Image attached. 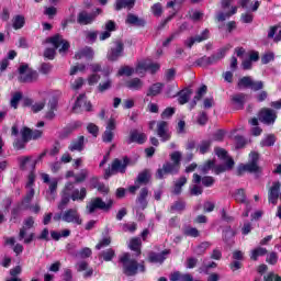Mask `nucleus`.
I'll list each match as a JSON object with an SVG mask.
<instances>
[{"label":"nucleus","instance_id":"obj_53","mask_svg":"<svg viewBox=\"0 0 281 281\" xmlns=\"http://www.w3.org/2000/svg\"><path fill=\"white\" fill-rule=\"evenodd\" d=\"M101 256L105 262H111L115 256V251L113 249H108L101 252Z\"/></svg>","mask_w":281,"mask_h":281},{"label":"nucleus","instance_id":"obj_5","mask_svg":"<svg viewBox=\"0 0 281 281\" xmlns=\"http://www.w3.org/2000/svg\"><path fill=\"white\" fill-rule=\"evenodd\" d=\"M111 207H113V200L104 202L102 198H94L91 199L90 202L87 204L86 210L88 214H93L95 210H103L105 212H109Z\"/></svg>","mask_w":281,"mask_h":281},{"label":"nucleus","instance_id":"obj_24","mask_svg":"<svg viewBox=\"0 0 281 281\" xmlns=\"http://www.w3.org/2000/svg\"><path fill=\"white\" fill-rule=\"evenodd\" d=\"M125 87L131 91H142L144 89V81L139 78H133L125 82Z\"/></svg>","mask_w":281,"mask_h":281},{"label":"nucleus","instance_id":"obj_60","mask_svg":"<svg viewBox=\"0 0 281 281\" xmlns=\"http://www.w3.org/2000/svg\"><path fill=\"white\" fill-rule=\"evenodd\" d=\"M45 104H46L45 100L40 101L31 106V111L33 113H38V112L43 111V109H45Z\"/></svg>","mask_w":281,"mask_h":281},{"label":"nucleus","instance_id":"obj_23","mask_svg":"<svg viewBox=\"0 0 281 281\" xmlns=\"http://www.w3.org/2000/svg\"><path fill=\"white\" fill-rule=\"evenodd\" d=\"M125 23H127V25H135L136 27H144V25H146V20L130 13L127 14Z\"/></svg>","mask_w":281,"mask_h":281},{"label":"nucleus","instance_id":"obj_54","mask_svg":"<svg viewBox=\"0 0 281 281\" xmlns=\"http://www.w3.org/2000/svg\"><path fill=\"white\" fill-rule=\"evenodd\" d=\"M91 254H92L91 248L86 247V248H82L81 250H79L77 252L76 257L81 258V259L90 258Z\"/></svg>","mask_w":281,"mask_h":281},{"label":"nucleus","instance_id":"obj_52","mask_svg":"<svg viewBox=\"0 0 281 281\" xmlns=\"http://www.w3.org/2000/svg\"><path fill=\"white\" fill-rule=\"evenodd\" d=\"M135 74V69L128 66H124L117 71V76H133Z\"/></svg>","mask_w":281,"mask_h":281},{"label":"nucleus","instance_id":"obj_47","mask_svg":"<svg viewBox=\"0 0 281 281\" xmlns=\"http://www.w3.org/2000/svg\"><path fill=\"white\" fill-rule=\"evenodd\" d=\"M89 177V170L82 169L77 176H75L76 183H82Z\"/></svg>","mask_w":281,"mask_h":281},{"label":"nucleus","instance_id":"obj_33","mask_svg":"<svg viewBox=\"0 0 281 281\" xmlns=\"http://www.w3.org/2000/svg\"><path fill=\"white\" fill-rule=\"evenodd\" d=\"M135 7V0H116L115 10H122V8H127L128 10Z\"/></svg>","mask_w":281,"mask_h":281},{"label":"nucleus","instance_id":"obj_9","mask_svg":"<svg viewBox=\"0 0 281 281\" xmlns=\"http://www.w3.org/2000/svg\"><path fill=\"white\" fill-rule=\"evenodd\" d=\"M115 128H117V122L113 117L109 119L102 135V142H104V144H111V142H113V138L115 137Z\"/></svg>","mask_w":281,"mask_h":281},{"label":"nucleus","instance_id":"obj_20","mask_svg":"<svg viewBox=\"0 0 281 281\" xmlns=\"http://www.w3.org/2000/svg\"><path fill=\"white\" fill-rule=\"evenodd\" d=\"M146 139L148 137L144 133H139L137 130H133L130 133V138L127 139V144H146Z\"/></svg>","mask_w":281,"mask_h":281},{"label":"nucleus","instance_id":"obj_11","mask_svg":"<svg viewBox=\"0 0 281 281\" xmlns=\"http://www.w3.org/2000/svg\"><path fill=\"white\" fill-rule=\"evenodd\" d=\"M161 66L158 63H153L150 60H145V61H140L136 69L135 72L136 74H144L145 71H150V74H157V71H159V68Z\"/></svg>","mask_w":281,"mask_h":281},{"label":"nucleus","instance_id":"obj_62","mask_svg":"<svg viewBox=\"0 0 281 281\" xmlns=\"http://www.w3.org/2000/svg\"><path fill=\"white\" fill-rule=\"evenodd\" d=\"M54 67L50 64H42L40 68V74H43L44 76H47L52 74V69Z\"/></svg>","mask_w":281,"mask_h":281},{"label":"nucleus","instance_id":"obj_15","mask_svg":"<svg viewBox=\"0 0 281 281\" xmlns=\"http://www.w3.org/2000/svg\"><path fill=\"white\" fill-rule=\"evenodd\" d=\"M180 168L181 167L173 162H165L162 168L157 170L156 177L157 179H161L165 175H177Z\"/></svg>","mask_w":281,"mask_h":281},{"label":"nucleus","instance_id":"obj_27","mask_svg":"<svg viewBox=\"0 0 281 281\" xmlns=\"http://www.w3.org/2000/svg\"><path fill=\"white\" fill-rule=\"evenodd\" d=\"M232 168H234V159L227 158L225 165H218L214 167L213 171L215 172V175H221L223 172H227V170H232Z\"/></svg>","mask_w":281,"mask_h":281},{"label":"nucleus","instance_id":"obj_45","mask_svg":"<svg viewBox=\"0 0 281 281\" xmlns=\"http://www.w3.org/2000/svg\"><path fill=\"white\" fill-rule=\"evenodd\" d=\"M254 82V79H251V77H243L241 79H239L237 86L240 88L246 87L251 89V83Z\"/></svg>","mask_w":281,"mask_h":281},{"label":"nucleus","instance_id":"obj_61","mask_svg":"<svg viewBox=\"0 0 281 281\" xmlns=\"http://www.w3.org/2000/svg\"><path fill=\"white\" fill-rule=\"evenodd\" d=\"M92 188L97 189L101 194H109V188L104 183L97 182L92 184Z\"/></svg>","mask_w":281,"mask_h":281},{"label":"nucleus","instance_id":"obj_51","mask_svg":"<svg viewBox=\"0 0 281 281\" xmlns=\"http://www.w3.org/2000/svg\"><path fill=\"white\" fill-rule=\"evenodd\" d=\"M21 137L24 142H30L32 139V130L29 127H23L21 131Z\"/></svg>","mask_w":281,"mask_h":281},{"label":"nucleus","instance_id":"obj_16","mask_svg":"<svg viewBox=\"0 0 281 281\" xmlns=\"http://www.w3.org/2000/svg\"><path fill=\"white\" fill-rule=\"evenodd\" d=\"M156 134L161 142H169L171 135L170 130L168 128V122L159 121L157 123Z\"/></svg>","mask_w":281,"mask_h":281},{"label":"nucleus","instance_id":"obj_38","mask_svg":"<svg viewBox=\"0 0 281 281\" xmlns=\"http://www.w3.org/2000/svg\"><path fill=\"white\" fill-rule=\"evenodd\" d=\"M56 190H58V180L53 179L49 182V188H48V193L50 194L48 199V201H54V199H56Z\"/></svg>","mask_w":281,"mask_h":281},{"label":"nucleus","instance_id":"obj_28","mask_svg":"<svg viewBox=\"0 0 281 281\" xmlns=\"http://www.w3.org/2000/svg\"><path fill=\"white\" fill-rule=\"evenodd\" d=\"M146 196H148V188H143L139 191V194L136 200L140 210H146V207H148V201H146Z\"/></svg>","mask_w":281,"mask_h":281},{"label":"nucleus","instance_id":"obj_13","mask_svg":"<svg viewBox=\"0 0 281 281\" xmlns=\"http://www.w3.org/2000/svg\"><path fill=\"white\" fill-rule=\"evenodd\" d=\"M259 120L263 124H276V120H278V114L276 113V111L269 108H263L259 112Z\"/></svg>","mask_w":281,"mask_h":281},{"label":"nucleus","instance_id":"obj_40","mask_svg":"<svg viewBox=\"0 0 281 281\" xmlns=\"http://www.w3.org/2000/svg\"><path fill=\"white\" fill-rule=\"evenodd\" d=\"M128 247L132 249V251H137V254H140L139 248L142 247V239L138 237L132 238L130 240Z\"/></svg>","mask_w":281,"mask_h":281},{"label":"nucleus","instance_id":"obj_50","mask_svg":"<svg viewBox=\"0 0 281 281\" xmlns=\"http://www.w3.org/2000/svg\"><path fill=\"white\" fill-rule=\"evenodd\" d=\"M22 98H23V94L21 92H15L10 101L11 106L13 109H16V106H19V102H21Z\"/></svg>","mask_w":281,"mask_h":281},{"label":"nucleus","instance_id":"obj_63","mask_svg":"<svg viewBox=\"0 0 281 281\" xmlns=\"http://www.w3.org/2000/svg\"><path fill=\"white\" fill-rule=\"evenodd\" d=\"M240 20L243 23H254V14L249 12L243 13Z\"/></svg>","mask_w":281,"mask_h":281},{"label":"nucleus","instance_id":"obj_55","mask_svg":"<svg viewBox=\"0 0 281 281\" xmlns=\"http://www.w3.org/2000/svg\"><path fill=\"white\" fill-rule=\"evenodd\" d=\"M170 159H171L172 164H175L176 166L181 168V153L180 151H173L170 155Z\"/></svg>","mask_w":281,"mask_h":281},{"label":"nucleus","instance_id":"obj_37","mask_svg":"<svg viewBox=\"0 0 281 281\" xmlns=\"http://www.w3.org/2000/svg\"><path fill=\"white\" fill-rule=\"evenodd\" d=\"M169 280L170 281H188L190 280V273H181L179 271H176L170 274Z\"/></svg>","mask_w":281,"mask_h":281},{"label":"nucleus","instance_id":"obj_7","mask_svg":"<svg viewBox=\"0 0 281 281\" xmlns=\"http://www.w3.org/2000/svg\"><path fill=\"white\" fill-rule=\"evenodd\" d=\"M260 156L256 151H251L249 154V162L246 165H243L238 168L239 175L241 172H261L260 167L258 166V159Z\"/></svg>","mask_w":281,"mask_h":281},{"label":"nucleus","instance_id":"obj_10","mask_svg":"<svg viewBox=\"0 0 281 281\" xmlns=\"http://www.w3.org/2000/svg\"><path fill=\"white\" fill-rule=\"evenodd\" d=\"M71 190H74V182H67L61 192V200L58 203L57 207L63 212V210L67 209L69 205V201H71Z\"/></svg>","mask_w":281,"mask_h":281},{"label":"nucleus","instance_id":"obj_8","mask_svg":"<svg viewBox=\"0 0 281 281\" xmlns=\"http://www.w3.org/2000/svg\"><path fill=\"white\" fill-rule=\"evenodd\" d=\"M19 74L20 82H36V80H38V72L27 65L20 66Z\"/></svg>","mask_w":281,"mask_h":281},{"label":"nucleus","instance_id":"obj_12","mask_svg":"<svg viewBox=\"0 0 281 281\" xmlns=\"http://www.w3.org/2000/svg\"><path fill=\"white\" fill-rule=\"evenodd\" d=\"M124 53V42L123 41H115L114 46L111 47L110 52L108 53V59L112 63H115L122 54Z\"/></svg>","mask_w":281,"mask_h":281},{"label":"nucleus","instance_id":"obj_2","mask_svg":"<svg viewBox=\"0 0 281 281\" xmlns=\"http://www.w3.org/2000/svg\"><path fill=\"white\" fill-rule=\"evenodd\" d=\"M120 261L123 265V273L125 276H137L138 271H146V268L144 267V265L142 263H137L136 260L131 259V255L130 254H124L121 258Z\"/></svg>","mask_w":281,"mask_h":281},{"label":"nucleus","instance_id":"obj_49","mask_svg":"<svg viewBox=\"0 0 281 281\" xmlns=\"http://www.w3.org/2000/svg\"><path fill=\"white\" fill-rule=\"evenodd\" d=\"M215 154L220 159H223V161L225 162H227V159H232V157L227 155V150H225L224 148H221V147L215 148Z\"/></svg>","mask_w":281,"mask_h":281},{"label":"nucleus","instance_id":"obj_56","mask_svg":"<svg viewBox=\"0 0 281 281\" xmlns=\"http://www.w3.org/2000/svg\"><path fill=\"white\" fill-rule=\"evenodd\" d=\"M235 200L238 203H246L247 196L245 195V190H243V189L237 190L235 193Z\"/></svg>","mask_w":281,"mask_h":281},{"label":"nucleus","instance_id":"obj_57","mask_svg":"<svg viewBox=\"0 0 281 281\" xmlns=\"http://www.w3.org/2000/svg\"><path fill=\"white\" fill-rule=\"evenodd\" d=\"M214 161L213 160H209L206 164H204L200 170L201 172H203V175H207L210 172V170H214Z\"/></svg>","mask_w":281,"mask_h":281},{"label":"nucleus","instance_id":"obj_41","mask_svg":"<svg viewBox=\"0 0 281 281\" xmlns=\"http://www.w3.org/2000/svg\"><path fill=\"white\" fill-rule=\"evenodd\" d=\"M191 95H192V91L182 90L179 93V98H178L179 104H187V102H189Z\"/></svg>","mask_w":281,"mask_h":281},{"label":"nucleus","instance_id":"obj_18","mask_svg":"<svg viewBox=\"0 0 281 281\" xmlns=\"http://www.w3.org/2000/svg\"><path fill=\"white\" fill-rule=\"evenodd\" d=\"M209 38H210V30L205 29L204 31H202L200 35H196L194 37H189L184 42V45H187V47L189 48H192V45H194V43H203V41H207Z\"/></svg>","mask_w":281,"mask_h":281},{"label":"nucleus","instance_id":"obj_4","mask_svg":"<svg viewBox=\"0 0 281 281\" xmlns=\"http://www.w3.org/2000/svg\"><path fill=\"white\" fill-rule=\"evenodd\" d=\"M130 161L131 160L128 159V157H124L122 159L115 158L112 161L111 167L105 169L104 179H109L110 177H113V175H117L119 172L121 175H124V172H126V168H128Z\"/></svg>","mask_w":281,"mask_h":281},{"label":"nucleus","instance_id":"obj_59","mask_svg":"<svg viewBox=\"0 0 281 281\" xmlns=\"http://www.w3.org/2000/svg\"><path fill=\"white\" fill-rule=\"evenodd\" d=\"M25 144H27V140H25L24 138H16L13 142V147L15 148V150H23V148H25Z\"/></svg>","mask_w":281,"mask_h":281},{"label":"nucleus","instance_id":"obj_25","mask_svg":"<svg viewBox=\"0 0 281 281\" xmlns=\"http://www.w3.org/2000/svg\"><path fill=\"white\" fill-rule=\"evenodd\" d=\"M71 153H81L85 150V136H79L77 139L72 140L68 147Z\"/></svg>","mask_w":281,"mask_h":281},{"label":"nucleus","instance_id":"obj_36","mask_svg":"<svg viewBox=\"0 0 281 281\" xmlns=\"http://www.w3.org/2000/svg\"><path fill=\"white\" fill-rule=\"evenodd\" d=\"M113 87V80L111 78H106V80L101 81L98 86V92L104 93V91H109Z\"/></svg>","mask_w":281,"mask_h":281},{"label":"nucleus","instance_id":"obj_14","mask_svg":"<svg viewBox=\"0 0 281 281\" xmlns=\"http://www.w3.org/2000/svg\"><path fill=\"white\" fill-rule=\"evenodd\" d=\"M74 113H82V111H91V102L87 101V94H80L72 108Z\"/></svg>","mask_w":281,"mask_h":281},{"label":"nucleus","instance_id":"obj_43","mask_svg":"<svg viewBox=\"0 0 281 281\" xmlns=\"http://www.w3.org/2000/svg\"><path fill=\"white\" fill-rule=\"evenodd\" d=\"M25 25V18L23 15H15L13 18V27L15 30H21Z\"/></svg>","mask_w":281,"mask_h":281},{"label":"nucleus","instance_id":"obj_3","mask_svg":"<svg viewBox=\"0 0 281 281\" xmlns=\"http://www.w3.org/2000/svg\"><path fill=\"white\" fill-rule=\"evenodd\" d=\"M53 220L56 222L63 221L64 223H72L74 225L82 224V217H80L78 209H68L61 213H57L54 215Z\"/></svg>","mask_w":281,"mask_h":281},{"label":"nucleus","instance_id":"obj_19","mask_svg":"<svg viewBox=\"0 0 281 281\" xmlns=\"http://www.w3.org/2000/svg\"><path fill=\"white\" fill-rule=\"evenodd\" d=\"M280 182H274L272 187L268 191V201L269 203H272V205H276L278 203V199H280Z\"/></svg>","mask_w":281,"mask_h":281},{"label":"nucleus","instance_id":"obj_17","mask_svg":"<svg viewBox=\"0 0 281 281\" xmlns=\"http://www.w3.org/2000/svg\"><path fill=\"white\" fill-rule=\"evenodd\" d=\"M36 177L34 176V173H30L29 175V180L26 183V194L24 196V203H32V199H34V194H36V191H34V181H35Z\"/></svg>","mask_w":281,"mask_h":281},{"label":"nucleus","instance_id":"obj_58","mask_svg":"<svg viewBox=\"0 0 281 281\" xmlns=\"http://www.w3.org/2000/svg\"><path fill=\"white\" fill-rule=\"evenodd\" d=\"M184 235L186 236H191V238H199L200 233H199V229H196L194 227H187L184 229Z\"/></svg>","mask_w":281,"mask_h":281},{"label":"nucleus","instance_id":"obj_44","mask_svg":"<svg viewBox=\"0 0 281 281\" xmlns=\"http://www.w3.org/2000/svg\"><path fill=\"white\" fill-rule=\"evenodd\" d=\"M212 244H210V241H204L202 244H200L195 249L194 252L198 256H203V252L206 251L207 249H210Z\"/></svg>","mask_w":281,"mask_h":281},{"label":"nucleus","instance_id":"obj_31","mask_svg":"<svg viewBox=\"0 0 281 281\" xmlns=\"http://www.w3.org/2000/svg\"><path fill=\"white\" fill-rule=\"evenodd\" d=\"M170 254V250H164L160 254L151 252L149 255V262H159L160 265L166 260V257Z\"/></svg>","mask_w":281,"mask_h":281},{"label":"nucleus","instance_id":"obj_34","mask_svg":"<svg viewBox=\"0 0 281 281\" xmlns=\"http://www.w3.org/2000/svg\"><path fill=\"white\" fill-rule=\"evenodd\" d=\"M148 181H150V173L148 171H143L137 176L135 183L138 186H147Z\"/></svg>","mask_w":281,"mask_h":281},{"label":"nucleus","instance_id":"obj_26","mask_svg":"<svg viewBox=\"0 0 281 281\" xmlns=\"http://www.w3.org/2000/svg\"><path fill=\"white\" fill-rule=\"evenodd\" d=\"M229 49V46H226L224 48H221L215 55H212L209 58V65H216L218 60H223L225 58V54H227V50Z\"/></svg>","mask_w":281,"mask_h":281},{"label":"nucleus","instance_id":"obj_42","mask_svg":"<svg viewBox=\"0 0 281 281\" xmlns=\"http://www.w3.org/2000/svg\"><path fill=\"white\" fill-rule=\"evenodd\" d=\"M260 256H267V248L258 247L254 250H251L250 259L251 260H258Z\"/></svg>","mask_w":281,"mask_h":281},{"label":"nucleus","instance_id":"obj_39","mask_svg":"<svg viewBox=\"0 0 281 281\" xmlns=\"http://www.w3.org/2000/svg\"><path fill=\"white\" fill-rule=\"evenodd\" d=\"M188 16H189V19H191V21L199 22V21H201V19H203L204 13H203V11L191 9L188 12Z\"/></svg>","mask_w":281,"mask_h":281},{"label":"nucleus","instance_id":"obj_35","mask_svg":"<svg viewBox=\"0 0 281 281\" xmlns=\"http://www.w3.org/2000/svg\"><path fill=\"white\" fill-rule=\"evenodd\" d=\"M164 89V83H154L151 87H149L147 91L148 97L155 98V95H159L161 93V90Z\"/></svg>","mask_w":281,"mask_h":281},{"label":"nucleus","instance_id":"obj_6","mask_svg":"<svg viewBox=\"0 0 281 281\" xmlns=\"http://www.w3.org/2000/svg\"><path fill=\"white\" fill-rule=\"evenodd\" d=\"M34 227V217H27L24 220V225L21 227L19 233V240H24L25 245H30L34 240V233L27 235V229Z\"/></svg>","mask_w":281,"mask_h":281},{"label":"nucleus","instance_id":"obj_21","mask_svg":"<svg viewBox=\"0 0 281 281\" xmlns=\"http://www.w3.org/2000/svg\"><path fill=\"white\" fill-rule=\"evenodd\" d=\"M93 21H95V14L88 13L87 11L79 12L77 16V23H79V25H91Z\"/></svg>","mask_w":281,"mask_h":281},{"label":"nucleus","instance_id":"obj_30","mask_svg":"<svg viewBox=\"0 0 281 281\" xmlns=\"http://www.w3.org/2000/svg\"><path fill=\"white\" fill-rule=\"evenodd\" d=\"M233 104H235V106L237 109H243V106H245V102H247V94L245 93H237L235 95H233L231 98Z\"/></svg>","mask_w":281,"mask_h":281},{"label":"nucleus","instance_id":"obj_1","mask_svg":"<svg viewBox=\"0 0 281 281\" xmlns=\"http://www.w3.org/2000/svg\"><path fill=\"white\" fill-rule=\"evenodd\" d=\"M47 43H50L55 48H46L44 52V57L48 60H54L56 56V49H59V54H65L69 49V42L63 38V35H55L47 40Z\"/></svg>","mask_w":281,"mask_h":281},{"label":"nucleus","instance_id":"obj_64","mask_svg":"<svg viewBox=\"0 0 281 281\" xmlns=\"http://www.w3.org/2000/svg\"><path fill=\"white\" fill-rule=\"evenodd\" d=\"M263 281H281V277L273 272H270L263 278Z\"/></svg>","mask_w":281,"mask_h":281},{"label":"nucleus","instance_id":"obj_22","mask_svg":"<svg viewBox=\"0 0 281 281\" xmlns=\"http://www.w3.org/2000/svg\"><path fill=\"white\" fill-rule=\"evenodd\" d=\"M201 181L205 188H212V186H214V178L212 176L201 178L199 173H194L192 183H201Z\"/></svg>","mask_w":281,"mask_h":281},{"label":"nucleus","instance_id":"obj_46","mask_svg":"<svg viewBox=\"0 0 281 281\" xmlns=\"http://www.w3.org/2000/svg\"><path fill=\"white\" fill-rule=\"evenodd\" d=\"M276 144V136L274 135H268L266 136L261 142L260 146L267 147V146H273Z\"/></svg>","mask_w":281,"mask_h":281},{"label":"nucleus","instance_id":"obj_32","mask_svg":"<svg viewBox=\"0 0 281 281\" xmlns=\"http://www.w3.org/2000/svg\"><path fill=\"white\" fill-rule=\"evenodd\" d=\"M76 60H81V58H93V49L86 47L76 53Z\"/></svg>","mask_w":281,"mask_h":281},{"label":"nucleus","instance_id":"obj_48","mask_svg":"<svg viewBox=\"0 0 281 281\" xmlns=\"http://www.w3.org/2000/svg\"><path fill=\"white\" fill-rule=\"evenodd\" d=\"M212 146V140H202L199 145V150L201 155H205L210 150V147Z\"/></svg>","mask_w":281,"mask_h":281},{"label":"nucleus","instance_id":"obj_29","mask_svg":"<svg viewBox=\"0 0 281 281\" xmlns=\"http://www.w3.org/2000/svg\"><path fill=\"white\" fill-rule=\"evenodd\" d=\"M70 192H71L70 193L71 201H85V199L87 198V189L86 188H81L80 190L72 189Z\"/></svg>","mask_w":281,"mask_h":281}]
</instances>
